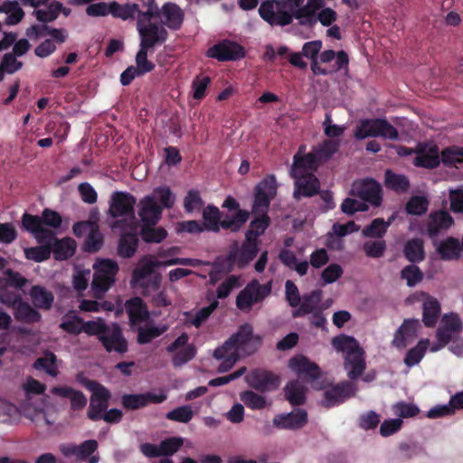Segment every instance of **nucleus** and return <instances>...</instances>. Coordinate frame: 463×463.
Segmentation results:
<instances>
[{
	"label": "nucleus",
	"instance_id": "1",
	"mask_svg": "<svg viewBox=\"0 0 463 463\" xmlns=\"http://www.w3.org/2000/svg\"><path fill=\"white\" fill-rule=\"evenodd\" d=\"M260 343V338L253 335L252 326L250 324L241 325L236 333L214 350L213 357L221 361L218 372L229 371L241 356L254 353Z\"/></svg>",
	"mask_w": 463,
	"mask_h": 463
},
{
	"label": "nucleus",
	"instance_id": "2",
	"mask_svg": "<svg viewBox=\"0 0 463 463\" xmlns=\"http://www.w3.org/2000/svg\"><path fill=\"white\" fill-rule=\"evenodd\" d=\"M26 283V279L19 273L7 270L5 276L0 279V302L14 309L15 318L19 321L33 323L41 318L39 312L29 304L22 302L16 292Z\"/></svg>",
	"mask_w": 463,
	"mask_h": 463
},
{
	"label": "nucleus",
	"instance_id": "3",
	"mask_svg": "<svg viewBox=\"0 0 463 463\" xmlns=\"http://www.w3.org/2000/svg\"><path fill=\"white\" fill-rule=\"evenodd\" d=\"M277 194V183L274 176L270 175L263 179L255 189V199L252 206V213L255 219L250 222V227L246 233L248 241H256L269 226L267 212L270 200Z\"/></svg>",
	"mask_w": 463,
	"mask_h": 463
},
{
	"label": "nucleus",
	"instance_id": "4",
	"mask_svg": "<svg viewBox=\"0 0 463 463\" xmlns=\"http://www.w3.org/2000/svg\"><path fill=\"white\" fill-rule=\"evenodd\" d=\"M306 146H301L294 156V163L291 175L295 180L294 197L312 196L319 189V181L314 175L317 168L316 156L312 154H305Z\"/></svg>",
	"mask_w": 463,
	"mask_h": 463
},
{
	"label": "nucleus",
	"instance_id": "5",
	"mask_svg": "<svg viewBox=\"0 0 463 463\" xmlns=\"http://www.w3.org/2000/svg\"><path fill=\"white\" fill-rule=\"evenodd\" d=\"M24 398L21 399L20 408L23 415L37 425H52L51 420L43 411V400L41 395L45 391V385L33 378H27L22 385Z\"/></svg>",
	"mask_w": 463,
	"mask_h": 463
},
{
	"label": "nucleus",
	"instance_id": "6",
	"mask_svg": "<svg viewBox=\"0 0 463 463\" xmlns=\"http://www.w3.org/2000/svg\"><path fill=\"white\" fill-rule=\"evenodd\" d=\"M332 345L342 354L344 368L347 377L355 380L362 376L366 369L365 353L358 341L350 335H340L333 337Z\"/></svg>",
	"mask_w": 463,
	"mask_h": 463
},
{
	"label": "nucleus",
	"instance_id": "7",
	"mask_svg": "<svg viewBox=\"0 0 463 463\" xmlns=\"http://www.w3.org/2000/svg\"><path fill=\"white\" fill-rule=\"evenodd\" d=\"M22 224L39 243L50 244L54 241L55 230L61 226V217L57 212L45 209L42 216L24 213Z\"/></svg>",
	"mask_w": 463,
	"mask_h": 463
},
{
	"label": "nucleus",
	"instance_id": "8",
	"mask_svg": "<svg viewBox=\"0 0 463 463\" xmlns=\"http://www.w3.org/2000/svg\"><path fill=\"white\" fill-rule=\"evenodd\" d=\"M136 202V198L128 193L116 192L111 195L109 213L112 218L110 226L113 230H134L139 226L134 212Z\"/></svg>",
	"mask_w": 463,
	"mask_h": 463
},
{
	"label": "nucleus",
	"instance_id": "9",
	"mask_svg": "<svg viewBox=\"0 0 463 463\" xmlns=\"http://www.w3.org/2000/svg\"><path fill=\"white\" fill-rule=\"evenodd\" d=\"M298 7L295 18L301 25L314 26L319 22L323 26L332 25L337 18V14L330 7L319 8L323 5V0H288Z\"/></svg>",
	"mask_w": 463,
	"mask_h": 463
},
{
	"label": "nucleus",
	"instance_id": "10",
	"mask_svg": "<svg viewBox=\"0 0 463 463\" xmlns=\"http://www.w3.org/2000/svg\"><path fill=\"white\" fill-rule=\"evenodd\" d=\"M258 252V242L248 241L240 246L234 242L226 256L220 257L215 262V267L222 271L230 272L235 266L244 268L251 261Z\"/></svg>",
	"mask_w": 463,
	"mask_h": 463
},
{
	"label": "nucleus",
	"instance_id": "11",
	"mask_svg": "<svg viewBox=\"0 0 463 463\" xmlns=\"http://www.w3.org/2000/svg\"><path fill=\"white\" fill-rule=\"evenodd\" d=\"M249 213L239 210L235 216L226 217L221 221V213L219 209L213 205H208L203 212V226L207 231L219 232L220 227L236 232L247 222Z\"/></svg>",
	"mask_w": 463,
	"mask_h": 463
},
{
	"label": "nucleus",
	"instance_id": "12",
	"mask_svg": "<svg viewBox=\"0 0 463 463\" xmlns=\"http://www.w3.org/2000/svg\"><path fill=\"white\" fill-rule=\"evenodd\" d=\"M94 275L91 288L94 295L100 298L114 283L118 270V263L112 260H99L94 265Z\"/></svg>",
	"mask_w": 463,
	"mask_h": 463
},
{
	"label": "nucleus",
	"instance_id": "13",
	"mask_svg": "<svg viewBox=\"0 0 463 463\" xmlns=\"http://www.w3.org/2000/svg\"><path fill=\"white\" fill-rule=\"evenodd\" d=\"M354 137L357 139L381 137L385 139L396 140L398 132L385 119H365L362 120L356 127Z\"/></svg>",
	"mask_w": 463,
	"mask_h": 463
},
{
	"label": "nucleus",
	"instance_id": "14",
	"mask_svg": "<svg viewBox=\"0 0 463 463\" xmlns=\"http://www.w3.org/2000/svg\"><path fill=\"white\" fill-rule=\"evenodd\" d=\"M153 19L137 18V31L141 38L140 45L152 48L163 43L167 38V32L163 25L152 22Z\"/></svg>",
	"mask_w": 463,
	"mask_h": 463
},
{
	"label": "nucleus",
	"instance_id": "15",
	"mask_svg": "<svg viewBox=\"0 0 463 463\" xmlns=\"http://www.w3.org/2000/svg\"><path fill=\"white\" fill-rule=\"evenodd\" d=\"M270 292V286L261 285L257 280L249 283L237 296L236 306L241 310H250L251 307L262 301Z\"/></svg>",
	"mask_w": 463,
	"mask_h": 463
},
{
	"label": "nucleus",
	"instance_id": "16",
	"mask_svg": "<svg viewBox=\"0 0 463 463\" xmlns=\"http://www.w3.org/2000/svg\"><path fill=\"white\" fill-rule=\"evenodd\" d=\"M89 388L91 390L92 395L88 409V417L91 420H101L109 407L110 393L109 390L96 382H90Z\"/></svg>",
	"mask_w": 463,
	"mask_h": 463
},
{
	"label": "nucleus",
	"instance_id": "17",
	"mask_svg": "<svg viewBox=\"0 0 463 463\" xmlns=\"http://www.w3.org/2000/svg\"><path fill=\"white\" fill-rule=\"evenodd\" d=\"M158 267H165V260H159L152 256L143 258L134 270L133 285L145 289L154 278H159L158 276H152L154 269Z\"/></svg>",
	"mask_w": 463,
	"mask_h": 463
},
{
	"label": "nucleus",
	"instance_id": "18",
	"mask_svg": "<svg viewBox=\"0 0 463 463\" xmlns=\"http://www.w3.org/2000/svg\"><path fill=\"white\" fill-rule=\"evenodd\" d=\"M259 13L261 18L271 25H287L292 21V16L282 10L280 4L277 1L263 2L259 8Z\"/></svg>",
	"mask_w": 463,
	"mask_h": 463
},
{
	"label": "nucleus",
	"instance_id": "19",
	"mask_svg": "<svg viewBox=\"0 0 463 463\" xmlns=\"http://www.w3.org/2000/svg\"><path fill=\"white\" fill-rule=\"evenodd\" d=\"M188 340V335L182 334L167 347V351L173 354V364L175 367L182 366L195 355V347L189 345Z\"/></svg>",
	"mask_w": 463,
	"mask_h": 463
},
{
	"label": "nucleus",
	"instance_id": "20",
	"mask_svg": "<svg viewBox=\"0 0 463 463\" xmlns=\"http://www.w3.org/2000/svg\"><path fill=\"white\" fill-rule=\"evenodd\" d=\"M351 192L362 200L378 206L381 203V186L373 179L356 181L353 184Z\"/></svg>",
	"mask_w": 463,
	"mask_h": 463
},
{
	"label": "nucleus",
	"instance_id": "21",
	"mask_svg": "<svg viewBox=\"0 0 463 463\" xmlns=\"http://www.w3.org/2000/svg\"><path fill=\"white\" fill-rule=\"evenodd\" d=\"M165 392H147L144 393L125 394L121 403L128 410H137L152 403H161L166 400Z\"/></svg>",
	"mask_w": 463,
	"mask_h": 463
},
{
	"label": "nucleus",
	"instance_id": "22",
	"mask_svg": "<svg viewBox=\"0 0 463 463\" xmlns=\"http://www.w3.org/2000/svg\"><path fill=\"white\" fill-rule=\"evenodd\" d=\"M289 368L298 376L307 382H314L320 377L319 367L303 355H297L288 362Z\"/></svg>",
	"mask_w": 463,
	"mask_h": 463
},
{
	"label": "nucleus",
	"instance_id": "23",
	"mask_svg": "<svg viewBox=\"0 0 463 463\" xmlns=\"http://www.w3.org/2000/svg\"><path fill=\"white\" fill-rule=\"evenodd\" d=\"M356 392L355 384L350 382H343L324 392L323 404L326 407H334L354 396Z\"/></svg>",
	"mask_w": 463,
	"mask_h": 463
},
{
	"label": "nucleus",
	"instance_id": "24",
	"mask_svg": "<svg viewBox=\"0 0 463 463\" xmlns=\"http://www.w3.org/2000/svg\"><path fill=\"white\" fill-rule=\"evenodd\" d=\"M207 56L218 61H233L243 57L244 52L239 44L230 41H223L209 48Z\"/></svg>",
	"mask_w": 463,
	"mask_h": 463
},
{
	"label": "nucleus",
	"instance_id": "25",
	"mask_svg": "<svg viewBox=\"0 0 463 463\" xmlns=\"http://www.w3.org/2000/svg\"><path fill=\"white\" fill-rule=\"evenodd\" d=\"M100 342L108 352L125 353L128 350L127 341L116 324L108 326L104 334L101 335Z\"/></svg>",
	"mask_w": 463,
	"mask_h": 463
},
{
	"label": "nucleus",
	"instance_id": "26",
	"mask_svg": "<svg viewBox=\"0 0 463 463\" xmlns=\"http://www.w3.org/2000/svg\"><path fill=\"white\" fill-rule=\"evenodd\" d=\"M248 384L257 390L269 392L279 385V380L275 374L262 370H254L246 376Z\"/></svg>",
	"mask_w": 463,
	"mask_h": 463
},
{
	"label": "nucleus",
	"instance_id": "27",
	"mask_svg": "<svg viewBox=\"0 0 463 463\" xmlns=\"http://www.w3.org/2000/svg\"><path fill=\"white\" fill-rule=\"evenodd\" d=\"M138 215L144 226H154L161 216V206L155 202V196H145L138 203Z\"/></svg>",
	"mask_w": 463,
	"mask_h": 463
},
{
	"label": "nucleus",
	"instance_id": "28",
	"mask_svg": "<svg viewBox=\"0 0 463 463\" xmlns=\"http://www.w3.org/2000/svg\"><path fill=\"white\" fill-rule=\"evenodd\" d=\"M307 413L303 409H296L289 413L278 415L273 419L274 426L285 430H298L306 425Z\"/></svg>",
	"mask_w": 463,
	"mask_h": 463
},
{
	"label": "nucleus",
	"instance_id": "29",
	"mask_svg": "<svg viewBox=\"0 0 463 463\" xmlns=\"http://www.w3.org/2000/svg\"><path fill=\"white\" fill-rule=\"evenodd\" d=\"M454 221L450 214L446 211H439L429 216L426 231L431 240L437 239L440 232L449 229Z\"/></svg>",
	"mask_w": 463,
	"mask_h": 463
},
{
	"label": "nucleus",
	"instance_id": "30",
	"mask_svg": "<svg viewBox=\"0 0 463 463\" xmlns=\"http://www.w3.org/2000/svg\"><path fill=\"white\" fill-rule=\"evenodd\" d=\"M436 251L443 260H452L459 258L461 255V244L458 239L447 237L442 241L432 240Z\"/></svg>",
	"mask_w": 463,
	"mask_h": 463
},
{
	"label": "nucleus",
	"instance_id": "31",
	"mask_svg": "<svg viewBox=\"0 0 463 463\" xmlns=\"http://www.w3.org/2000/svg\"><path fill=\"white\" fill-rule=\"evenodd\" d=\"M156 18L171 29H178L183 23L184 14L182 10L175 4H165L162 8L157 9Z\"/></svg>",
	"mask_w": 463,
	"mask_h": 463
},
{
	"label": "nucleus",
	"instance_id": "32",
	"mask_svg": "<svg viewBox=\"0 0 463 463\" xmlns=\"http://www.w3.org/2000/svg\"><path fill=\"white\" fill-rule=\"evenodd\" d=\"M420 324L418 319H407L396 332L392 344L398 348H403L416 336Z\"/></svg>",
	"mask_w": 463,
	"mask_h": 463
},
{
	"label": "nucleus",
	"instance_id": "33",
	"mask_svg": "<svg viewBox=\"0 0 463 463\" xmlns=\"http://www.w3.org/2000/svg\"><path fill=\"white\" fill-rule=\"evenodd\" d=\"M441 160L439 149L434 144H426L420 146L419 151L414 157V164L418 166L433 168L437 166Z\"/></svg>",
	"mask_w": 463,
	"mask_h": 463
},
{
	"label": "nucleus",
	"instance_id": "34",
	"mask_svg": "<svg viewBox=\"0 0 463 463\" xmlns=\"http://www.w3.org/2000/svg\"><path fill=\"white\" fill-rule=\"evenodd\" d=\"M138 231L139 226H136L134 230L118 231L121 236L118 244V254L121 257L129 258L136 252Z\"/></svg>",
	"mask_w": 463,
	"mask_h": 463
},
{
	"label": "nucleus",
	"instance_id": "35",
	"mask_svg": "<svg viewBox=\"0 0 463 463\" xmlns=\"http://www.w3.org/2000/svg\"><path fill=\"white\" fill-rule=\"evenodd\" d=\"M322 48V42L319 40L306 43L302 47L303 55L311 60V70L314 74L326 75L329 71L319 65L318 53Z\"/></svg>",
	"mask_w": 463,
	"mask_h": 463
},
{
	"label": "nucleus",
	"instance_id": "36",
	"mask_svg": "<svg viewBox=\"0 0 463 463\" xmlns=\"http://www.w3.org/2000/svg\"><path fill=\"white\" fill-rule=\"evenodd\" d=\"M440 316V305L439 301L429 295H423L422 299V321L428 327L434 326Z\"/></svg>",
	"mask_w": 463,
	"mask_h": 463
},
{
	"label": "nucleus",
	"instance_id": "37",
	"mask_svg": "<svg viewBox=\"0 0 463 463\" xmlns=\"http://www.w3.org/2000/svg\"><path fill=\"white\" fill-rule=\"evenodd\" d=\"M321 297L322 292L320 290H314L309 294L304 295L300 299L298 308L293 311V317H303L320 309Z\"/></svg>",
	"mask_w": 463,
	"mask_h": 463
},
{
	"label": "nucleus",
	"instance_id": "38",
	"mask_svg": "<svg viewBox=\"0 0 463 463\" xmlns=\"http://www.w3.org/2000/svg\"><path fill=\"white\" fill-rule=\"evenodd\" d=\"M462 323L460 317L454 313L446 314L441 318L437 335H444L450 341L457 334L460 332Z\"/></svg>",
	"mask_w": 463,
	"mask_h": 463
},
{
	"label": "nucleus",
	"instance_id": "39",
	"mask_svg": "<svg viewBox=\"0 0 463 463\" xmlns=\"http://www.w3.org/2000/svg\"><path fill=\"white\" fill-rule=\"evenodd\" d=\"M143 294L149 297L156 307H166L172 303L166 290L160 288V278H154L150 284L143 289Z\"/></svg>",
	"mask_w": 463,
	"mask_h": 463
},
{
	"label": "nucleus",
	"instance_id": "40",
	"mask_svg": "<svg viewBox=\"0 0 463 463\" xmlns=\"http://www.w3.org/2000/svg\"><path fill=\"white\" fill-rule=\"evenodd\" d=\"M126 309L132 324H139L148 319L149 313L140 298H134L126 302Z\"/></svg>",
	"mask_w": 463,
	"mask_h": 463
},
{
	"label": "nucleus",
	"instance_id": "41",
	"mask_svg": "<svg viewBox=\"0 0 463 463\" xmlns=\"http://www.w3.org/2000/svg\"><path fill=\"white\" fill-rule=\"evenodd\" d=\"M50 247L57 260H66L74 254L76 244L74 240L71 238L57 240L56 235H54V241L50 243Z\"/></svg>",
	"mask_w": 463,
	"mask_h": 463
},
{
	"label": "nucleus",
	"instance_id": "42",
	"mask_svg": "<svg viewBox=\"0 0 463 463\" xmlns=\"http://www.w3.org/2000/svg\"><path fill=\"white\" fill-rule=\"evenodd\" d=\"M306 387L299 381H292L285 387L287 400L292 405H300L306 401Z\"/></svg>",
	"mask_w": 463,
	"mask_h": 463
},
{
	"label": "nucleus",
	"instance_id": "43",
	"mask_svg": "<svg viewBox=\"0 0 463 463\" xmlns=\"http://www.w3.org/2000/svg\"><path fill=\"white\" fill-rule=\"evenodd\" d=\"M47 2L40 7H35L36 9L33 12L36 19L43 23L55 20L61 11V3L54 1L46 5Z\"/></svg>",
	"mask_w": 463,
	"mask_h": 463
},
{
	"label": "nucleus",
	"instance_id": "44",
	"mask_svg": "<svg viewBox=\"0 0 463 463\" xmlns=\"http://www.w3.org/2000/svg\"><path fill=\"white\" fill-rule=\"evenodd\" d=\"M441 162L446 166L463 169V147L450 146L441 152Z\"/></svg>",
	"mask_w": 463,
	"mask_h": 463
},
{
	"label": "nucleus",
	"instance_id": "45",
	"mask_svg": "<svg viewBox=\"0 0 463 463\" xmlns=\"http://www.w3.org/2000/svg\"><path fill=\"white\" fill-rule=\"evenodd\" d=\"M33 304L40 308L49 309L53 302V295L41 286H33L30 291Z\"/></svg>",
	"mask_w": 463,
	"mask_h": 463
},
{
	"label": "nucleus",
	"instance_id": "46",
	"mask_svg": "<svg viewBox=\"0 0 463 463\" xmlns=\"http://www.w3.org/2000/svg\"><path fill=\"white\" fill-rule=\"evenodd\" d=\"M279 259L283 264L291 269L296 270L300 276L307 273L308 269V262L306 260L298 261L294 252L288 250H283L279 253Z\"/></svg>",
	"mask_w": 463,
	"mask_h": 463
},
{
	"label": "nucleus",
	"instance_id": "47",
	"mask_svg": "<svg viewBox=\"0 0 463 463\" xmlns=\"http://www.w3.org/2000/svg\"><path fill=\"white\" fill-rule=\"evenodd\" d=\"M429 346V339L420 340L415 347L408 351L404 359V363L406 364V365L409 367H412L418 364L423 358Z\"/></svg>",
	"mask_w": 463,
	"mask_h": 463
},
{
	"label": "nucleus",
	"instance_id": "48",
	"mask_svg": "<svg viewBox=\"0 0 463 463\" xmlns=\"http://www.w3.org/2000/svg\"><path fill=\"white\" fill-rule=\"evenodd\" d=\"M98 449V442L95 439H88L78 445V460H86L89 458V463H98L99 460V455H93Z\"/></svg>",
	"mask_w": 463,
	"mask_h": 463
},
{
	"label": "nucleus",
	"instance_id": "49",
	"mask_svg": "<svg viewBox=\"0 0 463 463\" xmlns=\"http://www.w3.org/2000/svg\"><path fill=\"white\" fill-rule=\"evenodd\" d=\"M167 327L164 325H147L138 327L137 341L139 344H147L154 338L165 332Z\"/></svg>",
	"mask_w": 463,
	"mask_h": 463
},
{
	"label": "nucleus",
	"instance_id": "50",
	"mask_svg": "<svg viewBox=\"0 0 463 463\" xmlns=\"http://www.w3.org/2000/svg\"><path fill=\"white\" fill-rule=\"evenodd\" d=\"M137 11H139V5H119L116 2L110 4V14L114 17L120 18L122 20L134 18L135 15L137 14Z\"/></svg>",
	"mask_w": 463,
	"mask_h": 463
},
{
	"label": "nucleus",
	"instance_id": "51",
	"mask_svg": "<svg viewBox=\"0 0 463 463\" xmlns=\"http://www.w3.org/2000/svg\"><path fill=\"white\" fill-rule=\"evenodd\" d=\"M404 254L406 258L411 261H420L424 259L423 242L420 239L409 241L404 247Z\"/></svg>",
	"mask_w": 463,
	"mask_h": 463
},
{
	"label": "nucleus",
	"instance_id": "52",
	"mask_svg": "<svg viewBox=\"0 0 463 463\" xmlns=\"http://www.w3.org/2000/svg\"><path fill=\"white\" fill-rule=\"evenodd\" d=\"M349 232L345 224L335 223L332 232H328L326 245L333 250H340L343 247L341 237L347 235Z\"/></svg>",
	"mask_w": 463,
	"mask_h": 463
},
{
	"label": "nucleus",
	"instance_id": "53",
	"mask_svg": "<svg viewBox=\"0 0 463 463\" xmlns=\"http://www.w3.org/2000/svg\"><path fill=\"white\" fill-rule=\"evenodd\" d=\"M84 321L75 313H68L62 317L61 328L70 334L78 335L83 331Z\"/></svg>",
	"mask_w": 463,
	"mask_h": 463
},
{
	"label": "nucleus",
	"instance_id": "54",
	"mask_svg": "<svg viewBox=\"0 0 463 463\" xmlns=\"http://www.w3.org/2000/svg\"><path fill=\"white\" fill-rule=\"evenodd\" d=\"M218 301H213L209 306L199 309L195 314H191L186 322L195 327H200L205 322L210 315L216 309Z\"/></svg>",
	"mask_w": 463,
	"mask_h": 463
},
{
	"label": "nucleus",
	"instance_id": "55",
	"mask_svg": "<svg viewBox=\"0 0 463 463\" xmlns=\"http://www.w3.org/2000/svg\"><path fill=\"white\" fill-rule=\"evenodd\" d=\"M339 143L333 140H326L317 146L315 153H311L316 156V164L318 161L327 160L338 149Z\"/></svg>",
	"mask_w": 463,
	"mask_h": 463
},
{
	"label": "nucleus",
	"instance_id": "56",
	"mask_svg": "<svg viewBox=\"0 0 463 463\" xmlns=\"http://www.w3.org/2000/svg\"><path fill=\"white\" fill-rule=\"evenodd\" d=\"M20 414H23L21 408H17L13 403L8 402L4 399H0V420L4 422H14L19 419Z\"/></svg>",
	"mask_w": 463,
	"mask_h": 463
},
{
	"label": "nucleus",
	"instance_id": "57",
	"mask_svg": "<svg viewBox=\"0 0 463 463\" xmlns=\"http://www.w3.org/2000/svg\"><path fill=\"white\" fill-rule=\"evenodd\" d=\"M392 220L393 217L390 218L387 222L382 218H376L363 231V234L365 237H382L386 232Z\"/></svg>",
	"mask_w": 463,
	"mask_h": 463
},
{
	"label": "nucleus",
	"instance_id": "58",
	"mask_svg": "<svg viewBox=\"0 0 463 463\" xmlns=\"http://www.w3.org/2000/svg\"><path fill=\"white\" fill-rule=\"evenodd\" d=\"M240 396L245 405L252 410H261L268 405V402L263 395L258 394L252 391L243 392Z\"/></svg>",
	"mask_w": 463,
	"mask_h": 463
},
{
	"label": "nucleus",
	"instance_id": "59",
	"mask_svg": "<svg viewBox=\"0 0 463 463\" xmlns=\"http://www.w3.org/2000/svg\"><path fill=\"white\" fill-rule=\"evenodd\" d=\"M57 358L52 353H46L43 357L39 358L34 363L36 369H43L49 375L56 376L58 374Z\"/></svg>",
	"mask_w": 463,
	"mask_h": 463
},
{
	"label": "nucleus",
	"instance_id": "60",
	"mask_svg": "<svg viewBox=\"0 0 463 463\" xmlns=\"http://www.w3.org/2000/svg\"><path fill=\"white\" fill-rule=\"evenodd\" d=\"M42 246L24 249L25 257L28 260L41 262L47 260L51 255V247L48 243H42Z\"/></svg>",
	"mask_w": 463,
	"mask_h": 463
},
{
	"label": "nucleus",
	"instance_id": "61",
	"mask_svg": "<svg viewBox=\"0 0 463 463\" xmlns=\"http://www.w3.org/2000/svg\"><path fill=\"white\" fill-rule=\"evenodd\" d=\"M194 417V411L189 405L180 406L166 414V419L177 422L187 423Z\"/></svg>",
	"mask_w": 463,
	"mask_h": 463
},
{
	"label": "nucleus",
	"instance_id": "62",
	"mask_svg": "<svg viewBox=\"0 0 463 463\" xmlns=\"http://www.w3.org/2000/svg\"><path fill=\"white\" fill-rule=\"evenodd\" d=\"M386 185L396 191H404L409 185L408 179L402 175H396L392 171L385 172Z\"/></svg>",
	"mask_w": 463,
	"mask_h": 463
},
{
	"label": "nucleus",
	"instance_id": "63",
	"mask_svg": "<svg viewBox=\"0 0 463 463\" xmlns=\"http://www.w3.org/2000/svg\"><path fill=\"white\" fill-rule=\"evenodd\" d=\"M241 286L240 277L232 275L223 280L217 288L216 295L218 298H227L231 291Z\"/></svg>",
	"mask_w": 463,
	"mask_h": 463
},
{
	"label": "nucleus",
	"instance_id": "64",
	"mask_svg": "<svg viewBox=\"0 0 463 463\" xmlns=\"http://www.w3.org/2000/svg\"><path fill=\"white\" fill-rule=\"evenodd\" d=\"M142 238L146 242H161L166 237V232L163 228H152L144 226L140 230Z\"/></svg>",
	"mask_w": 463,
	"mask_h": 463
}]
</instances>
